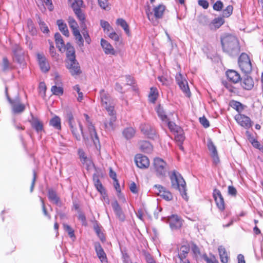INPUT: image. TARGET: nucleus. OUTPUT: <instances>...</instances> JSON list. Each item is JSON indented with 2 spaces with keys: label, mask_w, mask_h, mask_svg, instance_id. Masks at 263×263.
I'll list each match as a JSON object with an SVG mask.
<instances>
[{
  "label": "nucleus",
  "mask_w": 263,
  "mask_h": 263,
  "mask_svg": "<svg viewBox=\"0 0 263 263\" xmlns=\"http://www.w3.org/2000/svg\"><path fill=\"white\" fill-rule=\"evenodd\" d=\"M223 52L232 57H237L240 52V46L238 39L234 35L227 34L221 38Z\"/></svg>",
  "instance_id": "1"
},
{
  "label": "nucleus",
  "mask_w": 263,
  "mask_h": 263,
  "mask_svg": "<svg viewBox=\"0 0 263 263\" xmlns=\"http://www.w3.org/2000/svg\"><path fill=\"white\" fill-rule=\"evenodd\" d=\"M172 186L178 190L183 199L187 200L186 183L182 176L178 172L174 171L170 175Z\"/></svg>",
  "instance_id": "2"
},
{
  "label": "nucleus",
  "mask_w": 263,
  "mask_h": 263,
  "mask_svg": "<svg viewBox=\"0 0 263 263\" xmlns=\"http://www.w3.org/2000/svg\"><path fill=\"white\" fill-rule=\"evenodd\" d=\"M100 100L101 105L105 108L108 112L112 114L114 110L115 102L110 95L104 89H101L99 92Z\"/></svg>",
  "instance_id": "3"
},
{
  "label": "nucleus",
  "mask_w": 263,
  "mask_h": 263,
  "mask_svg": "<svg viewBox=\"0 0 263 263\" xmlns=\"http://www.w3.org/2000/svg\"><path fill=\"white\" fill-rule=\"evenodd\" d=\"M153 170L157 177L163 178L167 172V164L162 159L155 158L153 162Z\"/></svg>",
  "instance_id": "4"
},
{
  "label": "nucleus",
  "mask_w": 263,
  "mask_h": 263,
  "mask_svg": "<svg viewBox=\"0 0 263 263\" xmlns=\"http://www.w3.org/2000/svg\"><path fill=\"white\" fill-rule=\"evenodd\" d=\"M238 65L241 70L245 73H249L251 72L252 66L248 55L245 53H242L238 59Z\"/></svg>",
  "instance_id": "5"
},
{
  "label": "nucleus",
  "mask_w": 263,
  "mask_h": 263,
  "mask_svg": "<svg viewBox=\"0 0 263 263\" xmlns=\"http://www.w3.org/2000/svg\"><path fill=\"white\" fill-rule=\"evenodd\" d=\"M5 93L8 102L12 106V110L15 114H20L23 112L25 109L24 104L21 103L20 99L17 97L14 99H11L8 93L7 87L5 88Z\"/></svg>",
  "instance_id": "6"
},
{
  "label": "nucleus",
  "mask_w": 263,
  "mask_h": 263,
  "mask_svg": "<svg viewBox=\"0 0 263 263\" xmlns=\"http://www.w3.org/2000/svg\"><path fill=\"white\" fill-rule=\"evenodd\" d=\"M84 116L85 118V124L87 126L88 130L89 133L90 138L92 140L94 144L97 146L99 144V140L97 134L96 133L95 126L92 125L88 115L84 114Z\"/></svg>",
  "instance_id": "7"
},
{
  "label": "nucleus",
  "mask_w": 263,
  "mask_h": 263,
  "mask_svg": "<svg viewBox=\"0 0 263 263\" xmlns=\"http://www.w3.org/2000/svg\"><path fill=\"white\" fill-rule=\"evenodd\" d=\"M78 125L79 128H77L76 124L69 126L72 135L78 141L81 140V135L85 140H88V137L84 132L82 124L80 121L78 122Z\"/></svg>",
  "instance_id": "8"
},
{
  "label": "nucleus",
  "mask_w": 263,
  "mask_h": 263,
  "mask_svg": "<svg viewBox=\"0 0 263 263\" xmlns=\"http://www.w3.org/2000/svg\"><path fill=\"white\" fill-rule=\"evenodd\" d=\"M66 67L73 77L79 76L82 73L80 65L76 59L67 61Z\"/></svg>",
  "instance_id": "9"
},
{
  "label": "nucleus",
  "mask_w": 263,
  "mask_h": 263,
  "mask_svg": "<svg viewBox=\"0 0 263 263\" xmlns=\"http://www.w3.org/2000/svg\"><path fill=\"white\" fill-rule=\"evenodd\" d=\"M153 190L156 194L162 197L166 200L170 201L173 198V196L171 192L166 190L165 187L161 185H155L153 186Z\"/></svg>",
  "instance_id": "10"
},
{
  "label": "nucleus",
  "mask_w": 263,
  "mask_h": 263,
  "mask_svg": "<svg viewBox=\"0 0 263 263\" xmlns=\"http://www.w3.org/2000/svg\"><path fill=\"white\" fill-rule=\"evenodd\" d=\"M176 80L181 89L189 97L191 92L188 83L183 76L180 73H177L176 76Z\"/></svg>",
  "instance_id": "11"
},
{
  "label": "nucleus",
  "mask_w": 263,
  "mask_h": 263,
  "mask_svg": "<svg viewBox=\"0 0 263 263\" xmlns=\"http://www.w3.org/2000/svg\"><path fill=\"white\" fill-rule=\"evenodd\" d=\"M110 118L109 119H105L104 121V128L107 131H112L115 129V122L117 120L116 112L112 110V114L108 112Z\"/></svg>",
  "instance_id": "12"
},
{
  "label": "nucleus",
  "mask_w": 263,
  "mask_h": 263,
  "mask_svg": "<svg viewBox=\"0 0 263 263\" xmlns=\"http://www.w3.org/2000/svg\"><path fill=\"white\" fill-rule=\"evenodd\" d=\"M237 122L246 129H249L252 126V122L249 117L244 115L238 114L235 116Z\"/></svg>",
  "instance_id": "13"
},
{
  "label": "nucleus",
  "mask_w": 263,
  "mask_h": 263,
  "mask_svg": "<svg viewBox=\"0 0 263 263\" xmlns=\"http://www.w3.org/2000/svg\"><path fill=\"white\" fill-rule=\"evenodd\" d=\"M135 161L137 166L140 168H146L149 165L148 158L141 154H137L135 156Z\"/></svg>",
  "instance_id": "14"
},
{
  "label": "nucleus",
  "mask_w": 263,
  "mask_h": 263,
  "mask_svg": "<svg viewBox=\"0 0 263 263\" xmlns=\"http://www.w3.org/2000/svg\"><path fill=\"white\" fill-rule=\"evenodd\" d=\"M141 132L149 138H154L156 136L155 129L148 124H142L140 125Z\"/></svg>",
  "instance_id": "15"
},
{
  "label": "nucleus",
  "mask_w": 263,
  "mask_h": 263,
  "mask_svg": "<svg viewBox=\"0 0 263 263\" xmlns=\"http://www.w3.org/2000/svg\"><path fill=\"white\" fill-rule=\"evenodd\" d=\"M213 197L218 209L221 211L223 210L225 208L224 202L220 191L215 189L213 191Z\"/></svg>",
  "instance_id": "16"
},
{
  "label": "nucleus",
  "mask_w": 263,
  "mask_h": 263,
  "mask_svg": "<svg viewBox=\"0 0 263 263\" xmlns=\"http://www.w3.org/2000/svg\"><path fill=\"white\" fill-rule=\"evenodd\" d=\"M111 206L118 219L121 222L124 221L125 215L117 201L115 200L112 202Z\"/></svg>",
  "instance_id": "17"
},
{
  "label": "nucleus",
  "mask_w": 263,
  "mask_h": 263,
  "mask_svg": "<svg viewBox=\"0 0 263 263\" xmlns=\"http://www.w3.org/2000/svg\"><path fill=\"white\" fill-rule=\"evenodd\" d=\"M94 247L97 256L100 260L101 263H108L106 253L104 251L100 243L96 242L94 243Z\"/></svg>",
  "instance_id": "18"
},
{
  "label": "nucleus",
  "mask_w": 263,
  "mask_h": 263,
  "mask_svg": "<svg viewBox=\"0 0 263 263\" xmlns=\"http://www.w3.org/2000/svg\"><path fill=\"white\" fill-rule=\"evenodd\" d=\"M36 56L41 70L44 72L48 71L50 69V65L45 57L40 53H37Z\"/></svg>",
  "instance_id": "19"
},
{
  "label": "nucleus",
  "mask_w": 263,
  "mask_h": 263,
  "mask_svg": "<svg viewBox=\"0 0 263 263\" xmlns=\"http://www.w3.org/2000/svg\"><path fill=\"white\" fill-rule=\"evenodd\" d=\"M170 227L172 230H175L179 229L182 226L181 219L175 215H172L168 218Z\"/></svg>",
  "instance_id": "20"
},
{
  "label": "nucleus",
  "mask_w": 263,
  "mask_h": 263,
  "mask_svg": "<svg viewBox=\"0 0 263 263\" xmlns=\"http://www.w3.org/2000/svg\"><path fill=\"white\" fill-rule=\"evenodd\" d=\"M48 197L49 200L57 205L61 207L62 205L60 197L58 196L55 191L52 189H49L48 190Z\"/></svg>",
  "instance_id": "21"
},
{
  "label": "nucleus",
  "mask_w": 263,
  "mask_h": 263,
  "mask_svg": "<svg viewBox=\"0 0 263 263\" xmlns=\"http://www.w3.org/2000/svg\"><path fill=\"white\" fill-rule=\"evenodd\" d=\"M226 76L229 81L235 84L238 83L241 80L239 73L234 70L230 69L227 71Z\"/></svg>",
  "instance_id": "22"
},
{
  "label": "nucleus",
  "mask_w": 263,
  "mask_h": 263,
  "mask_svg": "<svg viewBox=\"0 0 263 263\" xmlns=\"http://www.w3.org/2000/svg\"><path fill=\"white\" fill-rule=\"evenodd\" d=\"M101 45L105 54L111 55L115 54V50L112 45L105 40L101 39Z\"/></svg>",
  "instance_id": "23"
},
{
  "label": "nucleus",
  "mask_w": 263,
  "mask_h": 263,
  "mask_svg": "<svg viewBox=\"0 0 263 263\" xmlns=\"http://www.w3.org/2000/svg\"><path fill=\"white\" fill-rule=\"evenodd\" d=\"M190 250V248L189 245H182L180 247L178 250V256L180 260L183 261L184 259L186 258Z\"/></svg>",
  "instance_id": "24"
},
{
  "label": "nucleus",
  "mask_w": 263,
  "mask_h": 263,
  "mask_svg": "<svg viewBox=\"0 0 263 263\" xmlns=\"http://www.w3.org/2000/svg\"><path fill=\"white\" fill-rule=\"evenodd\" d=\"M224 23V20L222 17L214 18L209 24V28L211 30H216L222 26Z\"/></svg>",
  "instance_id": "25"
},
{
  "label": "nucleus",
  "mask_w": 263,
  "mask_h": 263,
  "mask_svg": "<svg viewBox=\"0 0 263 263\" xmlns=\"http://www.w3.org/2000/svg\"><path fill=\"white\" fill-rule=\"evenodd\" d=\"M241 86L245 89H251L254 86V82L252 78L249 76H246L241 83Z\"/></svg>",
  "instance_id": "26"
},
{
  "label": "nucleus",
  "mask_w": 263,
  "mask_h": 263,
  "mask_svg": "<svg viewBox=\"0 0 263 263\" xmlns=\"http://www.w3.org/2000/svg\"><path fill=\"white\" fill-rule=\"evenodd\" d=\"M54 38L57 47L60 51H65L66 45L64 44L61 35L57 32L54 34Z\"/></svg>",
  "instance_id": "27"
},
{
  "label": "nucleus",
  "mask_w": 263,
  "mask_h": 263,
  "mask_svg": "<svg viewBox=\"0 0 263 263\" xmlns=\"http://www.w3.org/2000/svg\"><path fill=\"white\" fill-rule=\"evenodd\" d=\"M66 49V55L67 58V61L72 60L76 59L75 50L74 47L68 43L65 46V50Z\"/></svg>",
  "instance_id": "28"
},
{
  "label": "nucleus",
  "mask_w": 263,
  "mask_h": 263,
  "mask_svg": "<svg viewBox=\"0 0 263 263\" xmlns=\"http://www.w3.org/2000/svg\"><path fill=\"white\" fill-rule=\"evenodd\" d=\"M57 24L58 26L59 30L63 33V34L67 37L69 36V33L68 27L66 24L64 22L63 20H57Z\"/></svg>",
  "instance_id": "29"
},
{
  "label": "nucleus",
  "mask_w": 263,
  "mask_h": 263,
  "mask_svg": "<svg viewBox=\"0 0 263 263\" xmlns=\"http://www.w3.org/2000/svg\"><path fill=\"white\" fill-rule=\"evenodd\" d=\"M156 109L157 115L161 121L163 122H168V119H169V118L164 108L159 105L157 107Z\"/></svg>",
  "instance_id": "30"
},
{
  "label": "nucleus",
  "mask_w": 263,
  "mask_h": 263,
  "mask_svg": "<svg viewBox=\"0 0 263 263\" xmlns=\"http://www.w3.org/2000/svg\"><path fill=\"white\" fill-rule=\"evenodd\" d=\"M14 59L18 63L21 64L24 61L23 52L20 47H17L13 49Z\"/></svg>",
  "instance_id": "31"
},
{
  "label": "nucleus",
  "mask_w": 263,
  "mask_h": 263,
  "mask_svg": "<svg viewBox=\"0 0 263 263\" xmlns=\"http://www.w3.org/2000/svg\"><path fill=\"white\" fill-rule=\"evenodd\" d=\"M116 24L118 26H120L124 30L128 36L130 35L129 26L127 22L122 18H118L116 21Z\"/></svg>",
  "instance_id": "32"
},
{
  "label": "nucleus",
  "mask_w": 263,
  "mask_h": 263,
  "mask_svg": "<svg viewBox=\"0 0 263 263\" xmlns=\"http://www.w3.org/2000/svg\"><path fill=\"white\" fill-rule=\"evenodd\" d=\"M218 250L221 261L222 263H227L228 262L229 258L224 247L220 246L218 247Z\"/></svg>",
  "instance_id": "33"
},
{
  "label": "nucleus",
  "mask_w": 263,
  "mask_h": 263,
  "mask_svg": "<svg viewBox=\"0 0 263 263\" xmlns=\"http://www.w3.org/2000/svg\"><path fill=\"white\" fill-rule=\"evenodd\" d=\"M140 149L145 153H149L152 150V145L146 141H143L140 142Z\"/></svg>",
  "instance_id": "34"
},
{
  "label": "nucleus",
  "mask_w": 263,
  "mask_h": 263,
  "mask_svg": "<svg viewBox=\"0 0 263 263\" xmlns=\"http://www.w3.org/2000/svg\"><path fill=\"white\" fill-rule=\"evenodd\" d=\"M165 10V7L163 5H160L154 9V16L156 18L162 17Z\"/></svg>",
  "instance_id": "35"
},
{
  "label": "nucleus",
  "mask_w": 263,
  "mask_h": 263,
  "mask_svg": "<svg viewBox=\"0 0 263 263\" xmlns=\"http://www.w3.org/2000/svg\"><path fill=\"white\" fill-rule=\"evenodd\" d=\"M135 134V130L133 127H127L123 131V135L126 139L132 138Z\"/></svg>",
  "instance_id": "36"
},
{
  "label": "nucleus",
  "mask_w": 263,
  "mask_h": 263,
  "mask_svg": "<svg viewBox=\"0 0 263 263\" xmlns=\"http://www.w3.org/2000/svg\"><path fill=\"white\" fill-rule=\"evenodd\" d=\"M50 125L57 129H61V126L60 118L58 116H55L50 121Z\"/></svg>",
  "instance_id": "37"
},
{
  "label": "nucleus",
  "mask_w": 263,
  "mask_h": 263,
  "mask_svg": "<svg viewBox=\"0 0 263 263\" xmlns=\"http://www.w3.org/2000/svg\"><path fill=\"white\" fill-rule=\"evenodd\" d=\"M164 123L167 124L168 127L171 132L178 133L181 130V128L180 127L176 125L173 122L170 121L169 119H168V122H165Z\"/></svg>",
  "instance_id": "38"
},
{
  "label": "nucleus",
  "mask_w": 263,
  "mask_h": 263,
  "mask_svg": "<svg viewBox=\"0 0 263 263\" xmlns=\"http://www.w3.org/2000/svg\"><path fill=\"white\" fill-rule=\"evenodd\" d=\"M158 97V92L156 88H151L150 93L148 96L149 101L152 103H155Z\"/></svg>",
  "instance_id": "39"
},
{
  "label": "nucleus",
  "mask_w": 263,
  "mask_h": 263,
  "mask_svg": "<svg viewBox=\"0 0 263 263\" xmlns=\"http://www.w3.org/2000/svg\"><path fill=\"white\" fill-rule=\"evenodd\" d=\"M32 127L35 129L37 132H41L43 130V126L42 123L37 119H33L31 122Z\"/></svg>",
  "instance_id": "40"
},
{
  "label": "nucleus",
  "mask_w": 263,
  "mask_h": 263,
  "mask_svg": "<svg viewBox=\"0 0 263 263\" xmlns=\"http://www.w3.org/2000/svg\"><path fill=\"white\" fill-rule=\"evenodd\" d=\"M231 106L237 110L238 112H241L243 109V107L242 104L239 102L236 101H232L230 102Z\"/></svg>",
  "instance_id": "41"
},
{
  "label": "nucleus",
  "mask_w": 263,
  "mask_h": 263,
  "mask_svg": "<svg viewBox=\"0 0 263 263\" xmlns=\"http://www.w3.org/2000/svg\"><path fill=\"white\" fill-rule=\"evenodd\" d=\"M100 25L103 28L104 31L106 33H108L110 31L113 30V28L109 24V23L106 21L101 20Z\"/></svg>",
  "instance_id": "42"
},
{
  "label": "nucleus",
  "mask_w": 263,
  "mask_h": 263,
  "mask_svg": "<svg viewBox=\"0 0 263 263\" xmlns=\"http://www.w3.org/2000/svg\"><path fill=\"white\" fill-rule=\"evenodd\" d=\"M94 230L101 241L102 242H104L105 241V237L98 224L94 226Z\"/></svg>",
  "instance_id": "43"
},
{
  "label": "nucleus",
  "mask_w": 263,
  "mask_h": 263,
  "mask_svg": "<svg viewBox=\"0 0 263 263\" xmlns=\"http://www.w3.org/2000/svg\"><path fill=\"white\" fill-rule=\"evenodd\" d=\"M37 22L39 23L41 30L43 33H47L49 32V30L48 29V26L46 25L45 23L42 20L40 16H38L37 17Z\"/></svg>",
  "instance_id": "44"
},
{
  "label": "nucleus",
  "mask_w": 263,
  "mask_h": 263,
  "mask_svg": "<svg viewBox=\"0 0 263 263\" xmlns=\"http://www.w3.org/2000/svg\"><path fill=\"white\" fill-rule=\"evenodd\" d=\"M3 71H7L12 68V66L10 64L8 59L6 57L3 58L2 64Z\"/></svg>",
  "instance_id": "45"
},
{
  "label": "nucleus",
  "mask_w": 263,
  "mask_h": 263,
  "mask_svg": "<svg viewBox=\"0 0 263 263\" xmlns=\"http://www.w3.org/2000/svg\"><path fill=\"white\" fill-rule=\"evenodd\" d=\"M51 91L54 95L60 96L63 93V89L61 87H58L56 85L52 86Z\"/></svg>",
  "instance_id": "46"
},
{
  "label": "nucleus",
  "mask_w": 263,
  "mask_h": 263,
  "mask_svg": "<svg viewBox=\"0 0 263 263\" xmlns=\"http://www.w3.org/2000/svg\"><path fill=\"white\" fill-rule=\"evenodd\" d=\"M233 10V8L232 6H231V5L228 6L226 8V9H224L223 11V12H222L223 17H228L229 16H230L232 13Z\"/></svg>",
  "instance_id": "47"
},
{
  "label": "nucleus",
  "mask_w": 263,
  "mask_h": 263,
  "mask_svg": "<svg viewBox=\"0 0 263 263\" xmlns=\"http://www.w3.org/2000/svg\"><path fill=\"white\" fill-rule=\"evenodd\" d=\"M63 227L64 230L68 232L70 238L75 237L74 231L69 225L64 223L63 224Z\"/></svg>",
  "instance_id": "48"
},
{
  "label": "nucleus",
  "mask_w": 263,
  "mask_h": 263,
  "mask_svg": "<svg viewBox=\"0 0 263 263\" xmlns=\"http://www.w3.org/2000/svg\"><path fill=\"white\" fill-rule=\"evenodd\" d=\"M175 140L179 143L180 144H182L184 139L185 137L182 133V130L181 129V132L177 133V134L175 136Z\"/></svg>",
  "instance_id": "49"
},
{
  "label": "nucleus",
  "mask_w": 263,
  "mask_h": 263,
  "mask_svg": "<svg viewBox=\"0 0 263 263\" xmlns=\"http://www.w3.org/2000/svg\"><path fill=\"white\" fill-rule=\"evenodd\" d=\"M68 22L69 27L71 29L78 28V25L76 20L73 17L69 16L68 19Z\"/></svg>",
  "instance_id": "50"
},
{
  "label": "nucleus",
  "mask_w": 263,
  "mask_h": 263,
  "mask_svg": "<svg viewBox=\"0 0 263 263\" xmlns=\"http://www.w3.org/2000/svg\"><path fill=\"white\" fill-rule=\"evenodd\" d=\"M108 36L115 41V42H119L120 40V35L117 34L116 32L113 30H111V32L107 33Z\"/></svg>",
  "instance_id": "51"
},
{
  "label": "nucleus",
  "mask_w": 263,
  "mask_h": 263,
  "mask_svg": "<svg viewBox=\"0 0 263 263\" xmlns=\"http://www.w3.org/2000/svg\"><path fill=\"white\" fill-rule=\"evenodd\" d=\"M49 52H50L51 56L52 58H53L55 59H58L59 55L57 54L55 50V48L54 47V46L52 43H50V44Z\"/></svg>",
  "instance_id": "52"
},
{
  "label": "nucleus",
  "mask_w": 263,
  "mask_h": 263,
  "mask_svg": "<svg viewBox=\"0 0 263 263\" xmlns=\"http://www.w3.org/2000/svg\"><path fill=\"white\" fill-rule=\"evenodd\" d=\"M199 121L200 124L205 128L209 127L210 126V123L207 119L203 116L199 118Z\"/></svg>",
  "instance_id": "53"
},
{
  "label": "nucleus",
  "mask_w": 263,
  "mask_h": 263,
  "mask_svg": "<svg viewBox=\"0 0 263 263\" xmlns=\"http://www.w3.org/2000/svg\"><path fill=\"white\" fill-rule=\"evenodd\" d=\"M78 154L80 159L83 163H85L87 161V157L85 156L84 152L82 149H79Z\"/></svg>",
  "instance_id": "54"
},
{
  "label": "nucleus",
  "mask_w": 263,
  "mask_h": 263,
  "mask_svg": "<svg viewBox=\"0 0 263 263\" xmlns=\"http://www.w3.org/2000/svg\"><path fill=\"white\" fill-rule=\"evenodd\" d=\"M208 147L209 151L211 152V155L217 153L216 147L212 142L210 141L208 142Z\"/></svg>",
  "instance_id": "55"
},
{
  "label": "nucleus",
  "mask_w": 263,
  "mask_h": 263,
  "mask_svg": "<svg viewBox=\"0 0 263 263\" xmlns=\"http://www.w3.org/2000/svg\"><path fill=\"white\" fill-rule=\"evenodd\" d=\"M223 8V3L220 1H217L213 5V9L216 11H220Z\"/></svg>",
  "instance_id": "56"
},
{
  "label": "nucleus",
  "mask_w": 263,
  "mask_h": 263,
  "mask_svg": "<svg viewBox=\"0 0 263 263\" xmlns=\"http://www.w3.org/2000/svg\"><path fill=\"white\" fill-rule=\"evenodd\" d=\"M99 5L103 9H106L108 6V0H98Z\"/></svg>",
  "instance_id": "57"
},
{
  "label": "nucleus",
  "mask_w": 263,
  "mask_h": 263,
  "mask_svg": "<svg viewBox=\"0 0 263 263\" xmlns=\"http://www.w3.org/2000/svg\"><path fill=\"white\" fill-rule=\"evenodd\" d=\"M27 25L29 28V29L31 31L33 34L36 32V29L34 26L33 22L31 19H29L27 20Z\"/></svg>",
  "instance_id": "58"
},
{
  "label": "nucleus",
  "mask_w": 263,
  "mask_h": 263,
  "mask_svg": "<svg viewBox=\"0 0 263 263\" xmlns=\"http://www.w3.org/2000/svg\"><path fill=\"white\" fill-rule=\"evenodd\" d=\"M67 118L68 121L69 126L76 124L72 114L69 112L67 114Z\"/></svg>",
  "instance_id": "59"
},
{
  "label": "nucleus",
  "mask_w": 263,
  "mask_h": 263,
  "mask_svg": "<svg viewBox=\"0 0 263 263\" xmlns=\"http://www.w3.org/2000/svg\"><path fill=\"white\" fill-rule=\"evenodd\" d=\"M82 28L84 30V31L82 33H83L84 37L85 40V41L87 43L90 44V43L91 42V39L88 34V33L87 32V31L86 30H85V27H82Z\"/></svg>",
  "instance_id": "60"
},
{
  "label": "nucleus",
  "mask_w": 263,
  "mask_h": 263,
  "mask_svg": "<svg viewBox=\"0 0 263 263\" xmlns=\"http://www.w3.org/2000/svg\"><path fill=\"white\" fill-rule=\"evenodd\" d=\"M252 144L253 145V146L254 147H255L259 150H261L263 149V146L261 145L259 143V142L255 139L253 140V141H252Z\"/></svg>",
  "instance_id": "61"
},
{
  "label": "nucleus",
  "mask_w": 263,
  "mask_h": 263,
  "mask_svg": "<svg viewBox=\"0 0 263 263\" xmlns=\"http://www.w3.org/2000/svg\"><path fill=\"white\" fill-rule=\"evenodd\" d=\"M75 39L76 40L77 43L79 45L80 47H82L83 46L84 41L81 34H80L77 36H76Z\"/></svg>",
  "instance_id": "62"
},
{
  "label": "nucleus",
  "mask_w": 263,
  "mask_h": 263,
  "mask_svg": "<svg viewBox=\"0 0 263 263\" xmlns=\"http://www.w3.org/2000/svg\"><path fill=\"white\" fill-rule=\"evenodd\" d=\"M198 5L202 6L204 9H207L209 7V3L205 0H198Z\"/></svg>",
  "instance_id": "63"
},
{
  "label": "nucleus",
  "mask_w": 263,
  "mask_h": 263,
  "mask_svg": "<svg viewBox=\"0 0 263 263\" xmlns=\"http://www.w3.org/2000/svg\"><path fill=\"white\" fill-rule=\"evenodd\" d=\"M228 193L229 195H231L232 196H235L237 194V191L234 186H229Z\"/></svg>",
  "instance_id": "64"
}]
</instances>
